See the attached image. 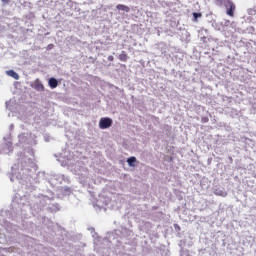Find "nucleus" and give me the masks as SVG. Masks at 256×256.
Wrapping results in <instances>:
<instances>
[{"label":"nucleus","mask_w":256,"mask_h":256,"mask_svg":"<svg viewBox=\"0 0 256 256\" xmlns=\"http://www.w3.org/2000/svg\"><path fill=\"white\" fill-rule=\"evenodd\" d=\"M113 125V119L109 117H103L99 121V127L100 129H109Z\"/></svg>","instance_id":"nucleus-1"},{"label":"nucleus","mask_w":256,"mask_h":256,"mask_svg":"<svg viewBox=\"0 0 256 256\" xmlns=\"http://www.w3.org/2000/svg\"><path fill=\"white\" fill-rule=\"evenodd\" d=\"M237 9V6L233 2H229L228 7L226 6V14L229 17H235V10Z\"/></svg>","instance_id":"nucleus-2"},{"label":"nucleus","mask_w":256,"mask_h":256,"mask_svg":"<svg viewBox=\"0 0 256 256\" xmlns=\"http://www.w3.org/2000/svg\"><path fill=\"white\" fill-rule=\"evenodd\" d=\"M34 89L36 91H45V86L41 83L39 79L35 80L34 82Z\"/></svg>","instance_id":"nucleus-3"},{"label":"nucleus","mask_w":256,"mask_h":256,"mask_svg":"<svg viewBox=\"0 0 256 256\" xmlns=\"http://www.w3.org/2000/svg\"><path fill=\"white\" fill-rule=\"evenodd\" d=\"M48 85H49V87H51V89H57L59 82L55 78H50L48 81Z\"/></svg>","instance_id":"nucleus-4"},{"label":"nucleus","mask_w":256,"mask_h":256,"mask_svg":"<svg viewBox=\"0 0 256 256\" xmlns=\"http://www.w3.org/2000/svg\"><path fill=\"white\" fill-rule=\"evenodd\" d=\"M6 75H8L9 77H12L16 81H19V74H17V72H15V70H8L6 72Z\"/></svg>","instance_id":"nucleus-5"},{"label":"nucleus","mask_w":256,"mask_h":256,"mask_svg":"<svg viewBox=\"0 0 256 256\" xmlns=\"http://www.w3.org/2000/svg\"><path fill=\"white\" fill-rule=\"evenodd\" d=\"M116 9H118L119 11H125L126 13H129L131 11V8H129L128 6H125L123 4H118L116 6Z\"/></svg>","instance_id":"nucleus-6"},{"label":"nucleus","mask_w":256,"mask_h":256,"mask_svg":"<svg viewBox=\"0 0 256 256\" xmlns=\"http://www.w3.org/2000/svg\"><path fill=\"white\" fill-rule=\"evenodd\" d=\"M118 59L120 61H123L124 63H127V60L129 59V56H127V54L125 53V51H123L119 56Z\"/></svg>","instance_id":"nucleus-7"},{"label":"nucleus","mask_w":256,"mask_h":256,"mask_svg":"<svg viewBox=\"0 0 256 256\" xmlns=\"http://www.w3.org/2000/svg\"><path fill=\"white\" fill-rule=\"evenodd\" d=\"M137 162V158H135L134 156L130 157L127 159V163L129 165V167H135V164Z\"/></svg>","instance_id":"nucleus-8"},{"label":"nucleus","mask_w":256,"mask_h":256,"mask_svg":"<svg viewBox=\"0 0 256 256\" xmlns=\"http://www.w3.org/2000/svg\"><path fill=\"white\" fill-rule=\"evenodd\" d=\"M225 3V0H214V4L217 7H223V4Z\"/></svg>","instance_id":"nucleus-9"},{"label":"nucleus","mask_w":256,"mask_h":256,"mask_svg":"<svg viewBox=\"0 0 256 256\" xmlns=\"http://www.w3.org/2000/svg\"><path fill=\"white\" fill-rule=\"evenodd\" d=\"M193 17H194L195 21H197V19H199V17H203V14L194 12Z\"/></svg>","instance_id":"nucleus-10"},{"label":"nucleus","mask_w":256,"mask_h":256,"mask_svg":"<svg viewBox=\"0 0 256 256\" xmlns=\"http://www.w3.org/2000/svg\"><path fill=\"white\" fill-rule=\"evenodd\" d=\"M108 61H115V57H113L112 55L108 56Z\"/></svg>","instance_id":"nucleus-11"},{"label":"nucleus","mask_w":256,"mask_h":256,"mask_svg":"<svg viewBox=\"0 0 256 256\" xmlns=\"http://www.w3.org/2000/svg\"><path fill=\"white\" fill-rule=\"evenodd\" d=\"M209 121V118H202L203 123H207Z\"/></svg>","instance_id":"nucleus-12"},{"label":"nucleus","mask_w":256,"mask_h":256,"mask_svg":"<svg viewBox=\"0 0 256 256\" xmlns=\"http://www.w3.org/2000/svg\"><path fill=\"white\" fill-rule=\"evenodd\" d=\"M1 1H2V3H4V5L9 4V0H1Z\"/></svg>","instance_id":"nucleus-13"},{"label":"nucleus","mask_w":256,"mask_h":256,"mask_svg":"<svg viewBox=\"0 0 256 256\" xmlns=\"http://www.w3.org/2000/svg\"><path fill=\"white\" fill-rule=\"evenodd\" d=\"M226 1H227L228 5H229V3H233V1H231V0H226Z\"/></svg>","instance_id":"nucleus-14"}]
</instances>
